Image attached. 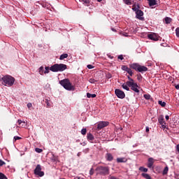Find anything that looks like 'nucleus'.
I'll use <instances>...</instances> for the list:
<instances>
[{
    "label": "nucleus",
    "instance_id": "nucleus-21",
    "mask_svg": "<svg viewBox=\"0 0 179 179\" xmlns=\"http://www.w3.org/2000/svg\"><path fill=\"white\" fill-rule=\"evenodd\" d=\"M172 22H173V20H172L171 18L168 17H166L165 18V23H166V24H170V23H171Z\"/></svg>",
    "mask_w": 179,
    "mask_h": 179
},
{
    "label": "nucleus",
    "instance_id": "nucleus-32",
    "mask_svg": "<svg viewBox=\"0 0 179 179\" xmlns=\"http://www.w3.org/2000/svg\"><path fill=\"white\" fill-rule=\"evenodd\" d=\"M143 96H144V98H145L146 100H151V99H152L150 94H144Z\"/></svg>",
    "mask_w": 179,
    "mask_h": 179
},
{
    "label": "nucleus",
    "instance_id": "nucleus-29",
    "mask_svg": "<svg viewBox=\"0 0 179 179\" xmlns=\"http://www.w3.org/2000/svg\"><path fill=\"white\" fill-rule=\"evenodd\" d=\"M0 179H8V177L6 175L0 172Z\"/></svg>",
    "mask_w": 179,
    "mask_h": 179
},
{
    "label": "nucleus",
    "instance_id": "nucleus-3",
    "mask_svg": "<svg viewBox=\"0 0 179 179\" xmlns=\"http://www.w3.org/2000/svg\"><path fill=\"white\" fill-rule=\"evenodd\" d=\"M1 80H3V85L8 87H11L15 82V78L11 76H4Z\"/></svg>",
    "mask_w": 179,
    "mask_h": 179
},
{
    "label": "nucleus",
    "instance_id": "nucleus-12",
    "mask_svg": "<svg viewBox=\"0 0 179 179\" xmlns=\"http://www.w3.org/2000/svg\"><path fill=\"white\" fill-rule=\"evenodd\" d=\"M136 18L143 20V12L141 10H136Z\"/></svg>",
    "mask_w": 179,
    "mask_h": 179
},
{
    "label": "nucleus",
    "instance_id": "nucleus-23",
    "mask_svg": "<svg viewBox=\"0 0 179 179\" xmlns=\"http://www.w3.org/2000/svg\"><path fill=\"white\" fill-rule=\"evenodd\" d=\"M142 176L145 178V179H152L150 175L148 174V173H142Z\"/></svg>",
    "mask_w": 179,
    "mask_h": 179
},
{
    "label": "nucleus",
    "instance_id": "nucleus-18",
    "mask_svg": "<svg viewBox=\"0 0 179 179\" xmlns=\"http://www.w3.org/2000/svg\"><path fill=\"white\" fill-rule=\"evenodd\" d=\"M128 159L126 157H118L116 159V162L118 163H126L127 162Z\"/></svg>",
    "mask_w": 179,
    "mask_h": 179
},
{
    "label": "nucleus",
    "instance_id": "nucleus-7",
    "mask_svg": "<svg viewBox=\"0 0 179 179\" xmlns=\"http://www.w3.org/2000/svg\"><path fill=\"white\" fill-rule=\"evenodd\" d=\"M115 94H116V96L121 99H124L126 96L124 92L120 89L115 90Z\"/></svg>",
    "mask_w": 179,
    "mask_h": 179
},
{
    "label": "nucleus",
    "instance_id": "nucleus-28",
    "mask_svg": "<svg viewBox=\"0 0 179 179\" xmlns=\"http://www.w3.org/2000/svg\"><path fill=\"white\" fill-rule=\"evenodd\" d=\"M127 79L129 80V81H127L126 83H134L135 82V80L134 79H132L130 76H127Z\"/></svg>",
    "mask_w": 179,
    "mask_h": 179
},
{
    "label": "nucleus",
    "instance_id": "nucleus-4",
    "mask_svg": "<svg viewBox=\"0 0 179 179\" xmlns=\"http://www.w3.org/2000/svg\"><path fill=\"white\" fill-rule=\"evenodd\" d=\"M96 171H98V173L102 176H107L110 173L109 167L104 166H98L96 169Z\"/></svg>",
    "mask_w": 179,
    "mask_h": 179
},
{
    "label": "nucleus",
    "instance_id": "nucleus-45",
    "mask_svg": "<svg viewBox=\"0 0 179 179\" xmlns=\"http://www.w3.org/2000/svg\"><path fill=\"white\" fill-rule=\"evenodd\" d=\"M22 138L21 137H20V136H14V141H17V140H20V139H21Z\"/></svg>",
    "mask_w": 179,
    "mask_h": 179
},
{
    "label": "nucleus",
    "instance_id": "nucleus-19",
    "mask_svg": "<svg viewBox=\"0 0 179 179\" xmlns=\"http://www.w3.org/2000/svg\"><path fill=\"white\" fill-rule=\"evenodd\" d=\"M148 5L150 7L154 6L155 5H157L156 0H148Z\"/></svg>",
    "mask_w": 179,
    "mask_h": 179
},
{
    "label": "nucleus",
    "instance_id": "nucleus-27",
    "mask_svg": "<svg viewBox=\"0 0 179 179\" xmlns=\"http://www.w3.org/2000/svg\"><path fill=\"white\" fill-rule=\"evenodd\" d=\"M123 1L126 5H132L131 0H123Z\"/></svg>",
    "mask_w": 179,
    "mask_h": 179
},
{
    "label": "nucleus",
    "instance_id": "nucleus-49",
    "mask_svg": "<svg viewBox=\"0 0 179 179\" xmlns=\"http://www.w3.org/2000/svg\"><path fill=\"white\" fill-rule=\"evenodd\" d=\"M150 131V129L148 127H146L145 128V132L148 133Z\"/></svg>",
    "mask_w": 179,
    "mask_h": 179
},
{
    "label": "nucleus",
    "instance_id": "nucleus-20",
    "mask_svg": "<svg viewBox=\"0 0 179 179\" xmlns=\"http://www.w3.org/2000/svg\"><path fill=\"white\" fill-rule=\"evenodd\" d=\"M69 57V55L67 53H63L60 55L59 59L62 60V59H67Z\"/></svg>",
    "mask_w": 179,
    "mask_h": 179
},
{
    "label": "nucleus",
    "instance_id": "nucleus-34",
    "mask_svg": "<svg viewBox=\"0 0 179 179\" xmlns=\"http://www.w3.org/2000/svg\"><path fill=\"white\" fill-rule=\"evenodd\" d=\"M50 68H49V66H45L44 73L45 74L48 73L50 72Z\"/></svg>",
    "mask_w": 179,
    "mask_h": 179
},
{
    "label": "nucleus",
    "instance_id": "nucleus-13",
    "mask_svg": "<svg viewBox=\"0 0 179 179\" xmlns=\"http://www.w3.org/2000/svg\"><path fill=\"white\" fill-rule=\"evenodd\" d=\"M154 163H155L154 158H152V157L148 158V165H147L148 168V169H152L153 167Z\"/></svg>",
    "mask_w": 179,
    "mask_h": 179
},
{
    "label": "nucleus",
    "instance_id": "nucleus-15",
    "mask_svg": "<svg viewBox=\"0 0 179 179\" xmlns=\"http://www.w3.org/2000/svg\"><path fill=\"white\" fill-rule=\"evenodd\" d=\"M87 139L88 141H90V143H93V141H94V136H93V134L90 132L87 133Z\"/></svg>",
    "mask_w": 179,
    "mask_h": 179
},
{
    "label": "nucleus",
    "instance_id": "nucleus-9",
    "mask_svg": "<svg viewBox=\"0 0 179 179\" xmlns=\"http://www.w3.org/2000/svg\"><path fill=\"white\" fill-rule=\"evenodd\" d=\"M158 122L159 124L162 126V128L165 129L166 128V122L164 121V117L163 115H160L158 117Z\"/></svg>",
    "mask_w": 179,
    "mask_h": 179
},
{
    "label": "nucleus",
    "instance_id": "nucleus-1",
    "mask_svg": "<svg viewBox=\"0 0 179 179\" xmlns=\"http://www.w3.org/2000/svg\"><path fill=\"white\" fill-rule=\"evenodd\" d=\"M59 83L65 90L68 91H74L75 90V87L72 85L70 80L67 78L60 80Z\"/></svg>",
    "mask_w": 179,
    "mask_h": 179
},
{
    "label": "nucleus",
    "instance_id": "nucleus-36",
    "mask_svg": "<svg viewBox=\"0 0 179 179\" xmlns=\"http://www.w3.org/2000/svg\"><path fill=\"white\" fill-rule=\"evenodd\" d=\"M87 133V129H82V131H81L82 135L85 136Z\"/></svg>",
    "mask_w": 179,
    "mask_h": 179
},
{
    "label": "nucleus",
    "instance_id": "nucleus-30",
    "mask_svg": "<svg viewBox=\"0 0 179 179\" xmlns=\"http://www.w3.org/2000/svg\"><path fill=\"white\" fill-rule=\"evenodd\" d=\"M168 171H169V167L168 166H166L165 169H164V172H162V174L164 176V175H166L168 173Z\"/></svg>",
    "mask_w": 179,
    "mask_h": 179
},
{
    "label": "nucleus",
    "instance_id": "nucleus-53",
    "mask_svg": "<svg viewBox=\"0 0 179 179\" xmlns=\"http://www.w3.org/2000/svg\"><path fill=\"white\" fill-rule=\"evenodd\" d=\"M176 149H177V151L179 152V144L177 145Z\"/></svg>",
    "mask_w": 179,
    "mask_h": 179
},
{
    "label": "nucleus",
    "instance_id": "nucleus-57",
    "mask_svg": "<svg viewBox=\"0 0 179 179\" xmlns=\"http://www.w3.org/2000/svg\"><path fill=\"white\" fill-rule=\"evenodd\" d=\"M60 179H66V178H60Z\"/></svg>",
    "mask_w": 179,
    "mask_h": 179
},
{
    "label": "nucleus",
    "instance_id": "nucleus-47",
    "mask_svg": "<svg viewBox=\"0 0 179 179\" xmlns=\"http://www.w3.org/2000/svg\"><path fill=\"white\" fill-rule=\"evenodd\" d=\"M31 107H32V103H27V108H28L29 109H30Z\"/></svg>",
    "mask_w": 179,
    "mask_h": 179
},
{
    "label": "nucleus",
    "instance_id": "nucleus-22",
    "mask_svg": "<svg viewBox=\"0 0 179 179\" xmlns=\"http://www.w3.org/2000/svg\"><path fill=\"white\" fill-rule=\"evenodd\" d=\"M122 88H123L124 90H125L127 91V92H129V91L130 90L129 87L127 85V83H126V84H123V85H122Z\"/></svg>",
    "mask_w": 179,
    "mask_h": 179
},
{
    "label": "nucleus",
    "instance_id": "nucleus-41",
    "mask_svg": "<svg viewBox=\"0 0 179 179\" xmlns=\"http://www.w3.org/2000/svg\"><path fill=\"white\" fill-rule=\"evenodd\" d=\"M45 103L47 104L48 107L50 106V103H49V100L48 99H45Z\"/></svg>",
    "mask_w": 179,
    "mask_h": 179
},
{
    "label": "nucleus",
    "instance_id": "nucleus-17",
    "mask_svg": "<svg viewBox=\"0 0 179 179\" xmlns=\"http://www.w3.org/2000/svg\"><path fill=\"white\" fill-rule=\"evenodd\" d=\"M106 159L107 161L111 162V161L114 160V157H113V154H111L110 152H107V154L106 155Z\"/></svg>",
    "mask_w": 179,
    "mask_h": 179
},
{
    "label": "nucleus",
    "instance_id": "nucleus-10",
    "mask_svg": "<svg viewBox=\"0 0 179 179\" xmlns=\"http://www.w3.org/2000/svg\"><path fill=\"white\" fill-rule=\"evenodd\" d=\"M149 39L157 41L159 40V36H157L155 33H151L148 34Z\"/></svg>",
    "mask_w": 179,
    "mask_h": 179
},
{
    "label": "nucleus",
    "instance_id": "nucleus-55",
    "mask_svg": "<svg viewBox=\"0 0 179 179\" xmlns=\"http://www.w3.org/2000/svg\"><path fill=\"white\" fill-rule=\"evenodd\" d=\"M113 31H116V30L114 28L111 29Z\"/></svg>",
    "mask_w": 179,
    "mask_h": 179
},
{
    "label": "nucleus",
    "instance_id": "nucleus-35",
    "mask_svg": "<svg viewBox=\"0 0 179 179\" xmlns=\"http://www.w3.org/2000/svg\"><path fill=\"white\" fill-rule=\"evenodd\" d=\"M89 82L92 84H94L96 82H97V80L92 78L89 79Z\"/></svg>",
    "mask_w": 179,
    "mask_h": 179
},
{
    "label": "nucleus",
    "instance_id": "nucleus-48",
    "mask_svg": "<svg viewBox=\"0 0 179 179\" xmlns=\"http://www.w3.org/2000/svg\"><path fill=\"white\" fill-rule=\"evenodd\" d=\"M111 77H112V76H111L110 73H108V74H107V78H108V79H110Z\"/></svg>",
    "mask_w": 179,
    "mask_h": 179
},
{
    "label": "nucleus",
    "instance_id": "nucleus-33",
    "mask_svg": "<svg viewBox=\"0 0 179 179\" xmlns=\"http://www.w3.org/2000/svg\"><path fill=\"white\" fill-rule=\"evenodd\" d=\"M79 1L86 3V5H89L90 3V0H79Z\"/></svg>",
    "mask_w": 179,
    "mask_h": 179
},
{
    "label": "nucleus",
    "instance_id": "nucleus-56",
    "mask_svg": "<svg viewBox=\"0 0 179 179\" xmlns=\"http://www.w3.org/2000/svg\"><path fill=\"white\" fill-rule=\"evenodd\" d=\"M103 0H97L99 3H101Z\"/></svg>",
    "mask_w": 179,
    "mask_h": 179
},
{
    "label": "nucleus",
    "instance_id": "nucleus-42",
    "mask_svg": "<svg viewBox=\"0 0 179 179\" xmlns=\"http://www.w3.org/2000/svg\"><path fill=\"white\" fill-rule=\"evenodd\" d=\"M175 31L176 32V36H177V37L179 38V27H178V28L176 29V30H175Z\"/></svg>",
    "mask_w": 179,
    "mask_h": 179
},
{
    "label": "nucleus",
    "instance_id": "nucleus-58",
    "mask_svg": "<svg viewBox=\"0 0 179 179\" xmlns=\"http://www.w3.org/2000/svg\"><path fill=\"white\" fill-rule=\"evenodd\" d=\"M178 179H179V178H178Z\"/></svg>",
    "mask_w": 179,
    "mask_h": 179
},
{
    "label": "nucleus",
    "instance_id": "nucleus-11",
    "mask_svg": "<svg viewBox=\"0 0 179 179\" xmlns=\"http://www.w3.org/2000/svg\"><path fill=\"white\" fill-rule=\"evenodd\" d=\"M131 69V68H129L127 65H122L121 67L122 71H126L131 77L133 76V72Z\"/></svg>",
    "mask_w": 179,
    "mask_h": 179
},
{
    "label": "nucleus",
    "instance_id": "nucleus-14",
    "mask_svg": "<svg viewBox=\"0 0 179 179\" xmlns=\"http://www.w3.org/2000/svg\"><path fill=\"white\" fill-rule=\"evenodd\" d=\"M148 71V67H146L145 66H142V65L140 64L137 71H138L140 73H143V72H145V71Z\"/></svg>",
    "mask_w": 179,
    "mask_h": 179
},
{
    "label": "nucleus",
    "instance_id": "nucleus-50",
    "mask_svg": "<svg viewBox=\"0 0 179 179\" xmlns=\"http://www.w3.org/2000/svg\"><path fill=\"white\" fill-rule=\"evenodd\" d=\"M52 160H53L54 162H56V161H57V158H56V157H55V155H53Z\"/></svg>",
    "mask_w": 179,
    "mask_h": 179
},
{
    "label": "nucleus",
    "instance_id": "nucleus-46",
    "mask_svg": "<svg viewBox=\"0 0 179 179\" xmlns=\"http://www.w3.org/2000/svg\"><path fill=\"white\" fill-rule=\"evenodd\" d=\"M17 123H18L19 125H21L22 123L24 124V122H23L22 120H17Z\"/></svg>",
    "mask_w": 179,
    "mask_h": 179
},
{
    "label": "nucleus",
    "instance_id": "nucleus-52",
    "mask_svg": "<svg viewBox=\"0 0 179 179\" xmlns=\"http://www.w3.org/2000/svg\"><path fill=\"white\" fill-rule=\"evenodd\" d=\"M170 119V117L169 115H166V120L168 121Z\"/></svg>",
    "mask_w": 179,
    "mask_h": 179
},
{
    "label": "nucleus",
    "instance_id": "nucleus-37",
    "mask_svg": "<svg viewBox=\"0 0 179 179\" xmlns=\"http://www.w3.org/2000/svg\"><path fill=\"white\" fill-rule=\"evenodd\" d=\"M142 79H143V76L141 74H138L137 75V80L138 81H142Z\"/></svg>",
    "mask_w": 179,
    "mask_h": 179
},
{
    "label": "nucleus",
    "instance_id": "nucleus-54",
    "mask_svg": "<svg viewBox=\"0 0 179 179\" xmlns=\"http://www.w3.org/2000/svg\"><path fill=\"white\" fill-rule=\"evenodd\" d=\"M175 88H176L177 90H179V85H177L176 86H175Z\"/></svg>",
    "mask_w": 179,
    "mask_h": 179
},
{
    "label": "nucleus",
    "instance_id": "nucleus-8",
    "mask_svg": "<svg viewBox=\"0 0 179 179\" xmlns=\"http://www.w3.org/2000/svg\"><path fill=\"white\" fill-rule=\"evenodd\" d=\"M109 124V122L107 121H101L97 124V129L101 130L103 128L108 127Z\"/></svg>",
    "mask_w": 179,
    "mask_h": 179
},
{
    "label": "nucleus",
    "instance_id": "nucleus-38",
    "mask_svg": "<svg viewBox=\"0 0 179 179\" xmlns=\"http://www.w3.org/2000/svg\"><path fill=\"white\" fill-rule=\"evenodd\" d=\"M35 150H36V152H38V153H41V152H43V149H41V148H36V149H35Z\"/></svg>",
    "mask_w": 179,
    "mask_h": 179
},
{
    "label": "nucleus",
    "instance_id": "nucleus-25",
    "mask_svg": "<svg viewBox=\"0 0 179 179\" xmlns=\"http://www.w3.org/2000/svg\"><path fill=\"white\" fill-rule=\"evenodd\" d=\"M158 104H159L162 107H165L166 103L165 101H158Z\"/></svg>",
    "mask_w": 179,
    "mask_h": 179
},
{
    "label": "nucleus",
    "instance_id": "nucleus-5",
    "mask_svg": "<svg viewBox=\"0 0 179 179\" xmlns=\"http://www.w3.org/2000/svg\"><path fill=\"white\" fill-rule=\"evenodd\" d=\"M127 85L129 86V87H131V90L132 91H134L135 93H139L140 91L138 90V84L134 81V82H129V83H127Z\"/></svg>",
    "mask_w": 179,
    "mask_h": 179
},
{
    "label": "nucleus",
    "instance_id": "nucleus-16",
    "mask_svg": "<svg viewBox=\"0 0 179 179\" xmlns=\"http://www.w3.org/2000/svg\"><path fill=\"white\" fill-rule=\"evenodd\" d=\"M139 66H140L139 64L134 63V64H129V68L138 71Z\"/></svg>",
    "mask_w": 179,
    "mask_h": 179
},
{
    "label": "nucleus",
    "instance_id": "nucleus-24",
    "mask_svg": "<svg viewBox=\"0 0 179 179\" xmlns=\"http://www.w3.org/2000/svg\"><path fill=\"white\" fill-rule=\"evenodd\" d=\"M96 96V95L95 94H91L90 93H87V97L88 99H90V98H95Z\"/></svg>",
    "mask_w": 179,
    "mask_h": 179
},
{
    "label": "nucleus",
    "instance_id": "nucleus-31",
    "mask_svg": "<svg viewBox=\"0 0 179 179\" xmlns=\"http://www.w3.org/2000/svg\"><path fill=\"white\" fill-rule=\"evenodd\" d=\"M43 73H44V67L42 66L39 68V73L41 75H43Z\"/></svg>",
    "mask_w": 179,
    "mask_h": 179
},
{
    "label": "nucleus",
    "instance_id": "nucleus-44",
    "mask_svg": "<svg viewBox=\"0 0 179 179\" xmlns=\"http://www.w3.org/2000/svg\"><path fill=\"white\" fill-rule=\"evenodd\" d=\"M5 162H3V160L0 159V166H2L3 165H5Z\"/></svg>",
    "mask_w": 179,
    "mask_h": 179
},
{
    "label": "nucleus",
    "instance_id": "nucleus-43",
    "mask_svg": "<svg viewBox=\"0 0 179 179\" xmlns=\"http://www.w3.org/2000/svg\"><path fill=\"white\" fill-rule=\"evenodd\" d=\"M118 59H121V60L124 59V55H120L118 56Z\"/></svg>",
    "mask_w": 179,
    "mask_h": 179
},
{
    "label": "nucleus",
    "instance_id": "nucleus-6",
    "mask_svg": "<svg viewBox=\"0 0 179 179\" xmlns=\"http://www.w3.org/2000/svg\"><path fill=\"white\" fill-rule=\"evenodd\" d=\"M34 173L38 177H43L45 176L44 171H42L41 165H37L35 170H34Z\"/></svg>",
    "mask_w": 179,
    "mask_h": 179
},
{
    "label": "nucleus",
    "instance_id": "nucleus-40",
    "mask_svg": "<svg viewBox=\"0 0 179 179\" xmlns=\"http://www.w3.org/2000/svg\"><path fill=\"white\" fill-rule=\"evenodd\" d=\"M87 67L88 69H93L94 68V66L92 64H88Z\"/></svg>",
    "mask_w": 179,
    "mask_h": 179
},
{
    "label": "nucleus",
    "instance_id": "nucleus-26",
    "mask_svg": "<svg viewBox=\"0 0 179 179\" xmlns=\"http://www.w3.org/2000/svg\"><path fill=\"white\" fill-rule=\"evenodd\" d=\"M138 170H140V171H143V172L148 171V169L144 168L143 166H140V169H138Z\"/></svg>",
    "mask_w": 179,
    "mask_h": 179
},
{
    "label": "nucleus",
    "instance_id": "nucleus-51",
    "mask_svg": "<svg viewBox=\"0 0 179 179\" xmlns=\"http://www.w3.org/2000/svg\"><path fill=\"white\" fill-rule=\"evenodd\" d=\"M110 179H120V178H117L115 177V176H110Z\"/></svg>",
    "mask_w": 179,
    "mask_h": 179
},
{
    "label": "nucleus",
    "instance_id": "nucleus-39",
    "mask_svg": "<svg viewBox=\"0 0 179 179\" xmlns=\"http://www.w3.org/2000/svg\"><path fill=\"white\" fill-rule=\"evenodd\" d=\"M94 173V171L93 168H91L90 170V176H93Z\"/></svg>",
    "mask_w": 179,
    "mask_h": 179
},
{
    "label": "nucleus",
    "instance_id": "nucleus-2",
    "mask_svg": "<svg viewBox=\"0 0 179 179\" xmlns=\"http://www.w3.org/2000/svg\"><path fill=\"white\" fill-rule=\"evenodd\" d=\"M67 69V65L64 64H55L50 66V70L53 72L64 71Z\"/></svg>",
    "mask_w": 179,
    "mask_h": 179
}]
</instances>
